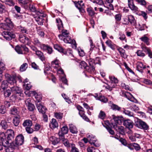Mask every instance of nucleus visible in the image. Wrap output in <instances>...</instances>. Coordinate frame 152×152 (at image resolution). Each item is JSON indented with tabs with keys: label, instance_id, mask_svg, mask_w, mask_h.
I'll list each match as a JSON object with an SVG mask.
<instances>
[{
	"label": "nucleus",
	"instance_id": "obj_7",
	"mask_svg": "<svg viewBox=\"0 0 152 152\" xmlns=\"http://www.w3.org/2000/svg\"><path fill=\"white\" fill-rule=\"evenodd\" d=\"M0 139L2 144L4 147L7 146L9 144H10V142L7 139L6 134L4 132L0 133Z\"/></svg>",
	"mask_w": 152,
	"mask_h": 152
},
{
	"label": "nucleus",
	"instance_id": "obj_63",
	"mask_svg": "<svg viewBox=\"0 0 152 152\" xmlns=\"http://www.w3.org/2000/svg\"><path fill=\"white\" fill-rule=\"evenodd\" d=\"M26 132L29 134L32 133L33 132V130L31 128V126L26 127Z\"/></svg>",
	"mask_w": 152,
	"mask_h": 152
},
{
	"label": "nucleus",
	"instance_id": "obj_23",
	"mask_svg": "<svg viewBox=\"0 0 152 152\" xmlns=\"http://www.w3.org/2000/svg\"><path fill=\"white\" fill-rule=\"evenodd\" d=\"M51 64L52 66L56 69H58V68L61 66L60 61L58 60L57 59L52 61Z\"/></svg>",
	"mask_w": 152,
	"mask_h": 152
},
{
	"label": "nucleus",
	"instance_id": "obj_44",
	"mask_svg": "<svg viewBox=\"0 0 152 152\" xmlns=\"http://www.w3.org/2000/svg\"><path fill=\"white\" fill-rule=\"evenodd\" d=\"M6 111L5 107L3 105H0V113L3 114L5 113Z\"/></svg>",
	"mask_w": 152,
	"mask_h": 152
},
{
	"label": "nucleus",
	"instance_id": "obj_13",
	"mask_svg": "<svg viewBox=\"0 0 152 152\" xmlns=\"http://www.w3.org/2000/svg\"><path fill=\"white\" fill-rule=\"evenodd\" d=\"M68 129L67 126H64L61 129V131H59L58 133V135L59 137L64 136L65 134H66L68 133Z\"/></svg>",
	"mask_w": 152,
	"mask_h": 152
},
{
	"label": "nucleus",
	"instance_id": "obj_26",
	"mask_svg": "<svg viewBox=\"0 0 152 152\" xmlns=\"http://www.w3.org/2000/svg\"><path fill=\"white\" fill-rule=\"evenodd\" d=\"M128 18L129 21V22L132 25H135L136 23V21L134 18V17L133 15H128Z\"/></svg>",
	"mask_w": 152,
	"mask_h": 152
},
{
	"label": "nucleus",
	"instance_id": "obj_3",
	"mask_svg": "<svg viewBox=\"0 0 152 152\" xmlns=\"http://www.w3.org/2000/svg\"><path fill=\"white\" fill-rule=\"evenodd\" d=\"M19 135H18L15 140L12 142H10V145H9L10 144L6 149V152H13L15 149H18L19 148Z\"/></svg>",
	"mask_w": 152,
	"mask_h": 152
},
{
	"label": "nucleus",
	"instance_id": "obj_45",
	"mask_svg": "<svg viewBox=\"0 0 152 152\" xmlns=\"http://www.w3.org/2000/svg\"><path fill=\"white\" fill-rule=\"evenodd\" d=\"M99 118L102 119H104L106 117V114L105 112L102 110L100 111L98 116Z\"/></svg>",
	"mask_w": 152,
	"mask_h": 152
},
{
	"label": "nucleus",
	"instance_id": "obj_39",
	"mask_svg": "<svg viewBox=\"0 0 152 152\" xmlns=\"http://www.w3.org/2000/svg\"><path fill=\"white\" fill-rule=\"evenodd\" d=\"M121 112H123L126 115H127L130 116H132L133 115V113L132 112L127 110L123 108Z\"/></svg>",
	"mask_w": 152,
	"mask_h": 152
},
{
	"label": "nucleus",
	"instance_id": "obj_5",
	"mask_svg": "<svg viewBox=\"0 0 152 152\" xmlns=\"http://www.w3.org/2000/svg\"><path fill=\"white\" fill-rule=\"evenodd\" d=\"M135 126L140 129H143L145 132L148 131L149 129V126L145 122L138 119L135 122Z\"/></svg>",
	"mask_w": 152,
	"mask_h": 152
},
{
	"label": "nucleus",
	"instance_id": "obj_9",
	"mask_svg": "<svg viewBox=\"0 0 152 152\" xmlns=\"http://www.w3.org/2000/svg\"><path fill=\"white\" fill-rule=\"evenodd\" d=\"M113 124V123H111L113 127V128L115 130L119 133L121 134L122 135H124L125 134L124 127L121 126H118L116 124Z\"/></svg>",
	"mask_w": 152,
	"mask_h": 152
},
{
	"label": "nucleus",
	"instance_id": "obj_25",
	"mask_svg": "<svg viewBox=\"0 0 152 152\" xmlns=\"http://www.w3.org/2000/svg\"><path fill=\"white\" fill-rule=\"evenodd\" d=\"M3 94L4 98L9 97L12 94V90L11 88L4 90H3Z\"/></svg>",
	"mask_w": 152,
	"mask_h": 152
},
{
	"label": "nucleus",
	"instance_id": "obj_33",
	"mask_svg": "<svg viewBox=\"0 0 152 152\" xmlns=\"http://www.w3.org/2000/svg\"><path fill=\"white\" fill-rule=\"evenodd\" d=\"M32 124L31 121L29 120H26L24 121L23 123V125L24 126L28 127L31 126Z\"/></svg>",
	"mask_w": 152,
	"mask_h": 152
},
{
	"label": "nucleus",
	"instance_id": "obj_27",
	"mask_svg": "<svg viewBox=\"0 0 152 152\" xmlns=\"http://www.w3.org/2000/svg\"><path fill=\"white\" fill-rule=\"evenodd\" d=\"M69 130L70 132L73 134H76L77 132V129L75 126L72 124H70Z\"/></svg>",
	"mask_w": 152,
	"mask_h": 152
},
{
	"label": "nucleus",
	"instance_id": "obj_30",
	"mask_svg": "<svg viewBox=\"0 0 152 152\" xmlns=\"http://www.w3.org/2000/svg\"><path fill=\"white\" fill-rule=\"evenodd\" d=\"M2 129L4 130L7 129L8 128V125L7 122L5 120H2L0 124Z\"/></svg>",
	"mask_w": 152,
	"mask_h": 152
},
{
	"label": "nucleus",
	"instance_id": "obj_16",
	"mask_svg": "<svg viewBox=\"0 0 152 152\" xmlns=\"http://www.w3.org/2000/svg\"><path fill=\"white\" fill-rule=\"evenodd\" d=\"M66 37L64 38L63 39L65 43L73 44L74 46L76 48V43L75 40L72 39L71 38L68 37Z\"/></svg>",
	"mask_w": 152,
	"mask_h": 152
},
{
	"label": "nucleus",
	"instance_id": "obj_19",
	"mask_svg": "<svg viewBox=\"0 0 152 152\" xmlns=\"http://www.w3.org/2000/svg\"><path fill=\"white\" fill-rule=\"evenodd\" d=\"M50 128L51 129H54L57 127L58 126V124L56 120L53 118L49 124Z\"/></svg>",
	"mask_w": 152,
	"mask_h": 152
},
{
	"label": "nucleus",
	"instance_id": "obj_57",
	"mask_svg": "<svg viewBox=\"0 0 152 152\" xmlns=\"http://www.w3.org/2000/svg\"><path fill=\"white\" fill-rule=\"evenodd\" d=\"M55 116L57 118L61 119L62 118L63 114L62 113H55Z\"/></svg>",
	"mask_w": 152,
	"mask_h": 152
},
{
	"label": "nucleus",
	"instance_id": "obj_1",
	"mask_svg": "<svg viewBox=\"0 0 152 152\" xmlns=\"http://www.w3.org/2000/svg\"><path fill=\"white\" fill-rule=\"evenodd\" d=\"M113 120L115 122V124L121 125L123 123L124 125L126 127L129 128H132L133 127V123L131 120L128 119L124 120V118L122 117H116L113 116Z\"/></svg>",
	"mask_w": 152,
	"mask_h": 152
},
{
	"label": "nucleus",
	"instance_id": "obj_38",
	"mask_svg": "<svg viewBox=\"0 0 152 152\" xmlns=\"http://www.w3.org/2000/svg\"><path fill=\"white\" fill-rule=\"evenodd\" d=\"M106 43L107 45L113 50L115 49V45L113 44L111 41L110 40H108L106 41Z\"/></svg>",
	"mask_w": 152,
	"mask_h": 152
},
{
	"label": "nucleus",
	"instance_id": "obj_50",
	"mask_svg": "<svg viewBox=\"0 0 152 152\" xmlns=\"http://www.w3.org/2000/svg\"><path fill=\"white\" fill-rule=\"evenodd\" d=\"M61 33L62 35H63L64 37H68L69 34V31L66 29H63L61 31Z\"/></svg>",
	"mask_w": 152,
	"mask_h": 152
},
{
	"label": "nucleus",
	"instance_id": "obj_53",
	"mask_svg": "<svg viewBox=\"0 0 152 152\" xmlns=\"http://www.w3.org/2000/svg\"><path fill=\"white\" fill-rule=\"evenodd\" d=\"M104 124L105 125H104L103 123H102V124L103 125V126L105 127L106 129L107 127H112V126H111V125L110 124V123L109 121H104Z\"/></svg>",
	"mask_w": 152,
	"mask_h": 152
},
{
	"label": "nucleus",
	"instance_id": "obj_11",
	"mask_svg": "<svg viewBox=\"0 0 152 152\" xmlns=\"http://www.w3.org/2000/svg\"><path fill=\"white\" fill-rule=\"evenodd\" d=\"M60 139L66 148H69L71 146V144L69 143L68 140L65 138L64 136L59 137Z\"/></svg>",
	"mask_w": 152,
	"mask_h": 152
},
{
	"label": "nucleus",
	"instance_id": "obj_62",
	"mask_svg": "<svg viewBox=\"0 0 152 152\" xmlns=\"http://www.w3.org/2000/svg\"><path fill=\"white\" fill-rule=\"evenodd\" d=\"M137 53L138 56L144 57L145 56V54L143 53V51L138 50L137 52Z\"/></svg>",
	"mask_w": 152,
	"mask_h": 152
},
{
	"label": "nucleus",
	"instance_id": "obj_17",
	"mask_svg": "<svg viewBox=\"0 0 152 152\" xmlns=\"http://www.w3.org/2000/svg\"><path fill=\"white\" fill-rule=\"evenodd\" d=\"M129 7L132 10L136 11L138 10V8L135 6L132 0H128Z\"/></svg>",
	"mask_w": 152,
	"mask_h": 152
},
{
	"label": "nucleus",
	"instance_id": "obj_31",
	"mask_svg": "<svg viewBox=\"0 0 152 152\" xmlns=\"http://www.w3.org/2000/svg\"><path fill=\"white\" fill-rule=\"evenodd\" d=\"M87 10L88 15L92 17L94 16L95 13L94 11L92 8L88 7L87 9Z\"/></svg>",
	"mask_w": 152,
	"mask_h": 152
},
{
	"label": "nucleus",
	"instance_id": "obj_43",
	"mask_svg": "<svg viewBox=\"0 0 152 152\" xmlns=\"http://www.w3.org/2000/svg\"><path fill=\"white\" fill-rule=\"evenodd\" d=\"M90 58L88 59V62L90 66H94L95 65V61L94 60L90 58Z\"/></svg>",
	"mask_w": 152,
	"mask_h": 152
},
{
	"label": "nucleus",
	"instance_id": "obj_24",
	"mask_svg": "<svg viewBox=\"0 0 152 152\" xmlns=\"http://www.w3.org/2000/svg\"><path fill=\"white\" fill-rule=\"evenodd\" d=\"M49 140L52 144L54 145L58 143L59 142V139L54 136H51L50 137Z\"/></svg>",
	"mask_w": 152,
	"mask_h": 152
},
{
	"label": "nucleus",
	"instance_id": "obj_28",
	"mask_svg": "<svg viewBox=\"0 0 152 152\" xmlns=\"http://www.w3.org/2000/svg\"><path fill=\"white\" fill-rule=\"evenodd\" d=\"M118 50L120 53V54L122 57L124 58H127V56L126 54L125 50L121 48H119L118 49Z\"/></svg>",
	"mask_w": 152,
	"mask_h": 152
},
{
	"label": "nucleus",
	"instance_id": "obj_10",
	"mask_svg": "<svg viewBox=\"0 0 152 152\" xmlns=\"http://www.w3.org/2000/svg\"><path fill=\"white\" fill-rule=\"evenodd\" d=\"M37 100H38V102L36 104L37 108L40 113H41L42 114L45 113L46 111V108L40 103H39L40 99Z\"/></svg>",
	"mask_w": 152,
	"mask_h": 152
},
{
	"label": "nucleus",
	"instance_id": "obj_22",
	"mask_svg": "<svg viewBox=\"0 0 152 152\" xmlns=\"http://www.w3.org/2000/svg\"><path fill=\"white\" fill-rule=\"evenodd\" d=\"M28 51V49L24 45L20 47V54H25Z\"/></svg>",
	"mask_w": 152,
	"mask_h": 152
},
{
	"label": "nucleus",
	"instance_id": "obj_2",
	"mask_svg": "<svg viewBox=\"0 0 152 152\" xmlns=\"http://www.w3.org/2000/svg\"><path fill=\"white\" fill-rule=\"evenodd\" d=\"M7 80L3 81L1 83V88L3 90L6 89L8 86V83L11 84H14L16 83L15 77L13 76H11L10 74L6 73L5 75Z\"/></svg>",
	"mask_w": 152,
	"mask_h": 152
},
{
	"label": "nucleus",
	"instance_id": "obj_46",
	"mask_svg": "<svg viewBox=\"0 0 152 152\" xmlns=\"http://www.w3.org/2000/svg\"><path fill=\"white\" fill-rule=\"evenodd\" d=\"M32 85H31L30 83H27V84L25 83L23 85V88L29 90L32 87Z\"/></svg>",
	"mask_w": 152,
	"mask_h": 152
},
{
	"label": "nucleus",
	"instance_id": "obj_37",
	"mask_svg": "<svg viewBox=\"0 0 152 152\" xmlns=\"http://www.w3.org/2000/svg\"><path fill=\"white\" fill-rule=\"evenodd\" d=\"M118 38L121 41L125 40L126 42H127V39L125 34L121 32H120L119 33Z\"/></svg>",
	"mask_w": 152,
	"mask_h": 152
},
{
	"label": "nucleus",
	"instance_id": "obj_21",
	"mask_svg": "<svg viewBox=\"0 0 152 152\" xmlns=\"http://www.w3.org/2000/svg\"><path fill=\"white\" fill-rule=\"evenodd\" d=\"M109 106L111 107V108L114 110H117L118 111H121L122 110L121 107H119L118 105L114 104L113 103H109Z\"/></svg>",
	"mask_w": 152,
	"mask_h": 152
},
{
	"label": "nucleus",
	"instance_id": "obj_29",
	"mask_svg": "<svg viewBox=\"0 0 152 152\" xmlns=\"http://www.w3.org/2000/svg\"><path fill=\"white\" fill-rule=\"evenodd\" d=\"M28 34V31L25 27L20 26V34H22V35H25Z\"/></svg>",
	"mask_w": 152,
	"mask_h": 152
},
{
	"label": "nucleus",
	"instance_id": "obj_58",
	"mask_svg": "<svg viewBox=\"0 0 152 152\" xmlns=\"http://www.w3.org/2000/svg\"><path fill=\"white\" fill-rule=\"evenodd\" d=\"M122 15L120 14H118L115 15V18L116 21H119L121 19Z\"/></svg>",
	"mask_w": 152,
	"mask_h": 152
},
{
	"label": "nucleus",
	"instance_id": "obj_20",
	"mask_svg": "<svg viewBox=\"0 0 152 152\" xmlns=\"http://www.w3.org/2000/svg\"><path fill=\"white\" fill-rule=\"evenodd\" d=\"M5 64L2 60L0 61V81L2 80V71L5 69Z\"/></svg>",
	"mask_w": 152,
	"mask_h": 152
},
{
	"label": "nucleus",
	"instance_id": "obj_18",
	"mask_svg": "<svg viewBox=\"0 0 152 152\" xmlns=\"http://www.w3.org/2000/svg\"><path fill=\"white\" fill-rule=\"evenodd\" d=\"M38 57L42 61H44L45 60V57L43 53L41 51L38 50L35 53Z\"/></svg>",
	"mask_w": 152,
	"mask_h": 152
},
{
	"label": "nucleus",
	"instance_id": "obj_35",
	"mask_svg": "<svg viewBox=\"0 0 152 152\" xmlns=\"http://www.w3.org/2000/svg\"><path fill=\"white\" fill-rule=\"evenodd\" d=\"M28 38L26 37L25 35L20 36V41L23 43H25L26 41H28Z\"/></svg>",
	"mask_w": 152,
	"mask_h": 152
},
{
	"label": "nucleus",
	"instance_id": "obj_52",
	"mask_svg": "<svg viewBox=\"0 0 152 152\" xmlns=\"http://www.w3.org/2000/svg\"><path fill=\"white\" fill-rule=\"evenodd\" d=\"M79 67L82 69L84 68L86 69V67L88 66L86 65V63L84 61H82L80 64L79 65Z\"/></svg>",
	"mask_w": 152,
	"mask_h": 152
},
{
	"label": "nucleus",
	"instance_id": "obj_64",
	"mask_svg": "<svg viewBox=\"0 0 152 152\" xmlns=\"http://www.w3.org/2000/svg\"><path fill=\"white\" fill-rule=\"evenodd\" d=\"M88 152H95V148L93 147H89L87 149Z\"/></svg>",
	"mask_w": 152,
	"mask_h": 152
},
{
	"label": "nucleus",
	"instance_id": "obj_8",
	"mask_svg": "<svg viewBox=\"0 0 152 152\" xmlns=\"http://www.w3.org/2000/svg\"><path fill=\"white\" fill-rule=\"evenodd\" d=\"M2 35L3 37L7 40H10L12 38H15V35L12 32L4 31L2 33Z\"/></svg>",
	"mask_w": 152,
	"mask_h": 152
},
{
	"label": "nucleus",
	"instance_id": "obj_49",
	"mask_svg": "<svg viewBox=\"0 0 152 152\" xmlns=\"http://www.w3.org/2000/svg\"><path fill=\"white\" fill-rule=\"evenodd\" d=\"M98 99L102 102L106 103L107 101V99L104 96H99L98 97Z\"/></svg>",
	"mask_w": 152,
	"mask_h": 152
},
{
	"label": "nucleus",
	"instance_id": "obj_4",
	"mask_svg": "<svg viewBox=\"0 0 152 152\" xmlns=\"http://www.w3.org/2000/svg\"><path fill=\"white\" fill-rule=\"evenodd\" d=\"M109 78L110 82L106 83L107 85L104 86V87L107 89L111 91L113 88L115 87L116 86V84L118 82V80L117 78L114 76L110 75Z\"/></svg>",
	"mask_w": 152,
	"mask_h": 152
},
{
	"label": "nucleus",
	"instance_id": "obj_61",
	"mask_svg": "<svg viewBox=\"0 0 152 152\" xmlns=\"http://www.w3.org/2000/svg\"><path fill=\"white\" fill-rule=\"evenodd\" d=\"M135 1L141 5L145 6L146 4V2L145 0H135Z\"/></svg>",
	"mask_w": 152,
	"mask_h": 152
},
{
	"label": "nucleus",
	"instance_id": "obj_14",
	"mask_svg": "<svg viewBox=\"0 0 152 152\" xmlns=\"http://www.w3.org/2000/svg\"><path fill=\"white\" fill-rule=\"evenodd\" d=\"M11 89L14 94V95H12V97L14 98V100H15L17 98L15 94H19V88L18 86H14L11 88Z\"/></svg>",
	"mask_w": 152,
	"mask_h": 152
},
{
	"label": "nucleus",
	"instance_id": "obj_41",
	"mask_svg": "<svg viewBox=\"0 0 152 152\" xmlns=\"http://www.w3.org/2000/svg\"><path fill=\"white\" fill-rule=\"evenodd\" d=\"M28 67V64L26 63H24L21 65L20 68V70L21 72L25 71Z\"/></svg>",
	"mask_w": 152,
	"mask_h": 152
},
{
	"label": "nucleus",
	"instance_id": "obj_34",
	"mask_svg": "<svg viewBox=\"0 0 152 152\" xmlns=\"http://www.w3.org/2000/svg\"><path fill=\"white\" fill-rule=\"evenodd\" d=\"M13 123L15 126H17L19 124V115L15 116L13 119Z\"/></svg>",
	"mask_w": 152,
	"mask_h": 152
},
{
	"label": "nucleus",
	"instance_id": "obj_56",
	"mask_svg": "<svg viewBox=\"0 0 152 152\" xmlns=\"http://www.w3.org/2000/svg\"><path fill=\"white\" fill-rule=\"evenodd\" d=\"M11 114L14 115H18V111L17 109L14 107L11 110Z\"/></svg>",
	"mask_w": 152,
	"mask_h": 152
},
{
	"label": "nucleus",
	"instance_id": "obj_51",
	"mask_svg": "<svg viewBox=\"0 0 152 152\" xmlns=\"http://www.w3.org/2000/svg\"><path fill=\"white\" fill-rule=\"evenodd\" d=\"M36 21L39 25H42L43 24V18H41L40 17H38L35 19Z\"/></svg>",
	"mask_w": 152,
	"mask_h": 152
},
{
	"label": "nucleus",
	"instance_id": "obj_60",
	"mask_svg": "<svg viewBox=\"0 0 152 152\" xmlns=\"http://www.w3.org/2000/svg\"><path fill=\"white\" fill-rule=\"evenodd\" d=\"M5 6L0 3V13L4 12L5 11Z\"/></svg>",
	"mask_w": 152,
	"mask_h": 152
},
{
	"label": "nucleus",
	"instance_id": "obj_36",
	"mask_svg": "<svg viewBox=\"0 0 152 152\" xmlns=\"http://www.w3.org/2000/svg\"><path fill=\"white\" fill-rule=\"evenodd\" d=\"M140 39L142 41L146 43L147 45H148L149 44V39L147 37L144 36L141 37Z\"/></svg>",
	"mask_w": 152,
	"mask_h": 152
},
{
	"label": "nucleus",
	"instance_id": "obj_32",
	"mask_svg": "<svg viewBox=\"0 0 152 152\" xmlns=\"http://www.w3.org/2000/svg\"><path fill=\"white\" fill-rule=\"evenodd\" d=\"M56 22L57 23V26L59 30L61 29V28H63V24L61 20L60 19H56Z\"/></svg>",
	"mask_w": 152,
	"mask_h": 152
},
{
	"label": "nucleus",
	"instance_id": "obj_12",
	"mask_svg": "<svg viewBox=\"0 0 152 152\" xmlns=\"http://www.w3.org/2000/svg\"><path fill=\"white\" fill-rule=\"evenodd\" d=\"M6 133L7 135V139L8 140L9 142H10L11 140L14 137V132L12 130L10 129L7 130Z\"/></svg>",
	"mask_w": 152,
	"mask_h": 152
},
{
	"label": "nucleus",
	"instance_id": "obj_54",
	"mask_svg": "<svg viewBox=\"0 0 152 152\" xmlns=\"http://www.w3.org/2000/svg\"><path fill=\"white\" fill-rule=\"evenodd\" d=\"M75 7L77 8L78 9H80V8L83 7L84 5V4H80L79 3V2H75Z\"/></svg>",
	"mask_w": 152,
	"mask_h": 152
},
{
	"label": "nucleus",
	"instance_id": "obj_55",
	"mask_svg": "<svg viewBox=\"0 0 152 152\" xmlns=\"http://www.w3.org/2000/svg\"><path fill=\"white\" fill-rule=\"evenodd\" d=\"M28 109L31 111H32L35 109V107L34 104H31L27 106Z\"/></svg>",
	"mask_w": 152,
	"mask_h": 152
},
{
	"label": "nucleus",
	"instance_id": "obj_40",
	"mask_svg": "<svg viewBox=\"0 0 152 152\" xmlns=\"http://www.w3.org/2000/svg\"><path fill=\"white\" fill-rule=\"evenodd\" d=\"M138 28L140 30L142 31L144 30L145 28H148V27L145 24H141L139 23L138 25Z\"/></svg>",
	"mask_w": 152,
	"mask_h": 152
},
{
	"label": "nucleus",
	"instance_id": "obj_6",
	"mask_svg": "<svg viewBox=\"0 0 152 152\" xmlns=\"http://www.w3.org/2000/svg\"><path fill=\"white\" fill-rule=\"evenodd\" d=\"M1 27L4 30H10L13 27V23L10 19L6 18L5 23H2Z\"/></svg>",
	"mask_w": 152,
	"mask_h": 152
},
{
	"label": "nucleus",
	"instance_id": "obj_47",
	"mask_svg": "<svg viewBox=\"0 0 152 152\" xmlns=\"http://www.w3.org/2000/svg\"><path fill=\"white\" fill-rule=\"evenodd\" d=\"M87 137L88 138L87 139L88 140L89 142L91 144H93L96 147L97 146V145H96L95 144V140H92V139L90 138V137H91V136L90 135H88L87 136Z\"/></svg>",
	"mask_w": 152,
	"mask_h": 152
},
{
	"label": "nucleus",
	"instance_id": "obj_42",
	"mask_svg": "<svg viewBox=\"0 0 152 152\" xmlns=\"http://www.w3.org/2000/svg\"><path fill=\"white\" fill-rule=\"evenodd\" d=\"M5 4L10 6H13L15 3L12 0H5L4 1Z\"/></svg>",
	"mask_w": 152,
	"mask_h": 152
},
{
	"label": "nucleus",
	"instance_id": "obj_15",
	"mask_svg": "<svg viewBox=\"0 0 152 152\" xmlns=\"http://www.w3.org/2000/svg\"><path fill=\"white\" fill-rule=\"evenodd\" d=\"M136 64L137 70L139 72L142 73L143 70L146 68L145 66L141 62H138Z\"/></svg>",
	"mask_w": 152,
	"mask_h": 152
},
{
	"label": "nucleus",
	"instance_id": "obj_48",
	"mask_svg": "<svg viewBox=\"0 0 152 152\" xmlns=\"http://www.w3.org/2000/svg\"><path fill=\"white\" fill-rule=\"evenodd\" d=\"M90 73L94 72V70L95 69L94 67V66H88L86 67V69Z\"/></svg>",
	"mask_w": 152,
	"mask_h": 152
},
{
	"label": "nucleus",
	"instance_id": "obj_59",
	"mask_svg": "<svg viewBox=\"0 0 152 152\" xmlns=\"http://www.w3.org/2000/svg\"><path fill=\"white\" fill-rule=\"evenodd\" d=\"M20 145H22L24 142V137L22 134H20Z\"/></svg>",
	"mask_w": 152,
	"mask_h": 152
}]
</instances>
